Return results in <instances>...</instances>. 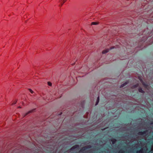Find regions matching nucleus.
Returning a JSON list of instances; mask_svg holds the SVG:
<instances>
[{"label":"nucleus","instance_id":"f257e3e1","mask_svg":"<svg viewBox=\"0 0 153 153\" xmlns=\"http://www.w3.org/2000/svg\"><path fill=\"white\" fill-rule=\"evenodd\" d=\"M147 132V130H146L143 131H140L138 133V134L139 135H143L145 134H146Z\"/></svg>","mask_w":153,"mask_h":153},{"label":"nucleus","instance_id":"f03ea898","mask_svg":"<svg viewBox=\"0 0 153 153\" xmlns=\"http://www.w3.org/2000/svg\"><path fill=\"white\" fill-rule=\"evenodd\" d=\"M66 0H59V1L61 3V6H62L63 4L66 1Z\"/></svg>","mask_w":153,"mask_h":153},{"label":"nucleus","instance_id":"7ed1b4c3","mask_svg":"<svg viewBox=\"0 0 153 153\" xmlns=\"http://www.w3.org/2000/svg\"><path fill=\"white\" fill-rule=\"evenodd\" d=\"M87 149V147H85L82 148V149H81L80 151V152H82L85 151V150Z\"/></svg>","mask_w":153,"mask_h":153},{"label":"nucleus","instance_id":"20e7f679","mask_svg":"<svg viewBox=\"0 0 153 153\" xmlns=\"http://www.w3.org/2000/svg\"><path fill=\"white\" fill-rule=\"evenodd\" d=\"M138 91L140 92L144 93V91L143 90L142 88H139L138 89Z\"/></svg>","mask_w":153,"mask_h":153},{"label":"nucleus","instance_id":"39448f33","mask_svg":"<svg viewBox=\"0 0 153 153\" xmlns=\"http://www.w3.org/2000/svg\"><path fill=\"white\" fill-rule=\"evenodd\" d=\"M109 49H107V50H105L103 51H102V53L103 54H105L106 53H107L109 51Z\"/></svg>","mask_w":153,"mask_h":153},{"label":"nucleus","instance_id":"423d86ee","mask_svg":"<svg viewBox=\"0 0 153 153\" xmlns=\"http://www.w3.org/2000/svg\"><path fill=\"white\" fill-rule=\"evenodd\" d=\"M127 84H128V83L127 82H125L123 84L121 85L120 86V87L122 88V87H124V86L126 85Z\"/></svg>","mask_w":153,"mask_h":153},{"label":"nucleus","instance_id":"0eeeda50","mask_svg":"<svg viewBox=\"0 0 153 153\" xmlns=\"http://www.w3.org/2000/svg\"><path fill=\"white\" fill-rule=\"evenodd\" d=\"M79 147V146L78 145H76L74 146H73L71 148L72 149H76L78 147Z\"/></svg>","mask_w":153,"mask_h":153},{"label":"nucleus","instance_id":"6e6552de","mask_svg":"<svg viewBox=\"0 0 153 153\" xmlns=\"http://www.w3.org/2000/svg\"><path fill=\"white\" fill-rule=\"evenodd\" d=\"M99 100H100L99 97L98 96L97 98V101L96 102V105H97L98 104V103L99 102Z\"/></svg>","mask_w":153,"mask_h":153},{"label":"nucleus","instance_id":"1a4fd4ad","mask_svg":"<svg viewBox=\"0 0 153 153\" xmlns=\"http://www.w3.org/2000/svg\"><path fill=\"white\" fill-rule=\"evenodd\" d=\"M35 110V109H33V110H31V111H28L27 113L26 114H25V116L27 115V114H29L30 113L32 112Z\"/></svg>","mask_w":153,"mask_h":153},{"label":"nucleus","instance_id":"9d476101","mask_svg":"<svg viewBox=\"0 0 153 153\" xmlns=\"http://www.w3.org/2000/svg\"><path fill=\"white\" fill-rule=\"evenodd\" d=\"M111 141L112 142L113 144H114L115 143L116 141V140L114 138L112 139L111 140Z\"/></svg>","mask_w":153,"mask_h":153},{"label":"nucleus","instance_id":"9b49d317","mask_svg":"<svg viewBox=\"0 0 153 153\" xmlns=\"http://www.w3.org/2000/svg\"><path fill=\"white\" fill-rule=\"evenodd\" d=\"M138 86V84H137L134 85L133 86V88H135L137 87Z\"/></svg>","mask_w":153,"mask_h":153},{"label":"nucleus","instance_id":"f8f14e48","mask_svg":"<svg viewBox=\"0 0 153 153\" xmlns=\"http://www.w3.org/2000/svg\"><path fill=\"white\" fill-rule=\"evenodd\" d=\"M98 23L96 22H92L91 23V25H97Z\"/></svg>","mask_w":153,"mask_h":153},{"label":"nucleus","instance_id":"ddd939ff","mask_svg":"<svg viewBox=\"0 0 153 153\" xmlns=\"http://www.w3.org/2000/svg\"><path fill=\"white\" fill-rule=\"evenodd\" d=\"M29 90L32 94H33V91L31 89H29Z\"/></svg>","mask_w":153,"mask_h":153},{"label":"nucleus","instance_id":"4468645a","mask_svg":"<svg viewBox=\"0 0 153 153\" xmlns=\"http://www.w3.org/2000/svg\"><path fill=\"white\" fill-rule=\"evenodd\" d=\"M48 83L49 85L50 86H51L52 83L51 82H48Z\"/></svg>","mask_w":153,"mask_h":153},{"label":"nucleus","instance_id":"2eb2a0df","mask_svg":"<svg viewBox=\"0 0 153 153\" xmlns=\"http://www.w3.org/2000/svg\"><path fill=\"white\" fill-rule=\"evenodd\" d=\"M142 151L141 150H140L139 151H137V153H138L139 152H142Z\"/></svg>","mask_w":153,"mask_h":153},{"label":"nucleus","instance_id":"dca6fc26","mask_svg":"<svg viewBox=\"0 0 153 153\" xmlns=\"http://www.w3.org/2000/svg\"><path fill=\"white\" fill-rule=\"evenodd\" d=\"M143 85H144V86H147L146 85V84H145L144 83V82H143Z\"/></svg>","mask_w":153,"mask_h":153},{"label":"nucleus","instance_id":"f3484780","mask_svg":"<svg viewBox=\"0 0 153 153\" xmlns=\"http://www.w3.org/2000/svg\"><path fill=\"white\" fill-rule=\"evenodd\" d=\"M150 124L151 125L153 124V121H152L151 122Z\"/></svg>","mask_w":153,"mask_h":153},{"label":"nucleus","instance_id":"a211bd4d","mask_svg":"<svg viewBox=\"0 0 153 153\" xmlns=\"http://www.w3.org/2000/svg\"><path fill=\"white\" fill-rule=\"evenodd\" d=\"M16 101L15 102H14L13 103H12V105H14V104H15L16 103Z\"/></svg>","mask_w":153,"mask_h":153},{"label":"nucleus","instance_id":"6ab92c4d","mask_svg":"<svg viewBox=\"0 0 153 153\" xmlns=\"http://www.w3.org/2000/svg\"><path fill=\"white\" fill-rule=\"evenodd\" d=\"M114 48V47H111V48H110V50H111L113 48Z\"/></svg>","mask_w":153,"mask_h":153},{"label":"nucleus","instance_id":"aec40b11","mask_svg":"<svg viewBox=\"0 0 153 153\" xmlns=\"http://www.w3.org/2000/svg\"><path fill=\"white\" fill-rule=\"evenodd\" d=\"M88 147H89V148H91V146H88Z\"/></svg>","mask_w":153,"mask_h":153},{"label":"nucleus","instance_id":"412c9836","mask_svg":"<svg viewBox=\"0 0 153 153\" xmlns=\"http://www.w3.org/2000/svg\"><path fill=\"white\" fill-rule=\"evenodd\" d=\"M19 108H21V107H20V106L19 107Z\"/></svg>","mask_w":153,"mask_h":153}]
</instances>
